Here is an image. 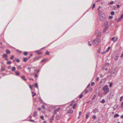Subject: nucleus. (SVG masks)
<instances>
[{
    "label": "nucleus",
    "mask_w": 123,
    "mask_h": 123,
    "mask_svg": "<svg viewBox=\"0 0 123 123\" xmlns=\"http://www.w3.org/2000/svg\"><path fill=\"white\" fill-rule=\"evenodd\" d=\"M104 26L105 28L104 30V32L105 33L107 30L108 29V22L107 21H105L104 23Z\"/></svg>",
    "instance_id": "obj_3"
},
{
    "label": "nucleus",
    "mask_w": 123,
    "mask_h": 123,
    "mask_svg": "<svg viewBox=\"0 0 123 123\" xmlns=\"http://www.w3.org/2000/svg\"><path fill=\"white\" fill-rule=\"evenodd\" d=\"M6 52L7 54H9L10 53V52L9 50L7 49L6 50Z\"/></svg>",
    "instance_id": "obj_24"
},
{
    "label": "nucleus",
    "mask_w": 123,
    "mask_h": 123,
    "mask_svg": "<svg viewBox=\"0 0 123 123\" xmlns=\"http://www.w3.org/2000/svg\"><path fill=\"white\" fill-rule=\"evenodd\" d=\"M1 74L3 76H4L6 75V74L4 73H2Z\"/></svg>",
    "instance_id": "obj_62"
},
{
    "label": "nucleus",
    "mask_w": 123,
    "mask_h": 123,
    "mask_svg": "<svg viewBox=\"0 0 123 123\" xmlns=\"http://www.w3.org/2000/svg\"><path fill=\"white\" fill-rule=\"evenodd\" d=\"M11 63V62L10 61H8L7 62V63L8 64H10Z\"/></svg>",
    "instance_id": "obj_38"
},
{
    "label": "nucleus",
    "mask_w": 123,
    "mask_h": 123,
    "mask_svg": "<svg viewBox=\"0 0 123 123\" xmlns=\"http://www.w3.org/2000/svg\"><path fill=\"white\" fill-rule=\"evenodd\" d=\"M16 61L17 62H20V60L18 59H17Z\"/></svg>",
    "instance_id": "obj_61"
},
{
    "label": "nucleus",
    "mask_w": 123,
    "mask_h": 123,
    "mask_svg": "<svg viewBox=\"0 0 123 123\" xmlns=\"http://www.w3.org/2000/svg\"><path fill=\"white\" fill-rule=\"evenodd\" d=\"M105 19V15L104 14H102L100 15L99 19L101 21H104Z\"/></svg>",
    "instance_id": "obj_4"
},
{
    "label": "nucleus",
    "mask_w": 123,
    "mask_h": 123,
    "mask_svg": "<svg viewBox=\"0 0 123 123\" xmlns=\"http://www.w3.org/2000/svg\"><path fill=\"white\" fill-rule=\"evenodd\" d=\"M95 34L97 37H100L101 35V32L100 31L97 30L95 32Z\"/></svg>",
    "instance_id": "obj_5"
},
{
    "label": "nucleus",
    "mask_w": 123,
    "mask_h": 123,
    "mask_svg": "<svg viewBox=\"0 0 123 123\" xmlns=\"http://www.w3.org/2000/svg\"><path fill=\"white\" fill-rule=\"evenodd\" d=\"M46 60V59H43V60H42L41 61V62H44Z\"/></svg>",
    "instance_id": "obj_42"
},
{
    "label": "nucleus",
    "mask_w": 123,
    "mask_h": 123,
    "mask_svg": "<svg viewBox=\"0 0 123 123\" xmlns=\"http://www.w3.org/2000/svg\"><path fill=\"white\" fill-rule=\"evenodd\" d=\"M27 54H28V52H25L24 53V55H26Z\"/></svg>",
    "instance_id": "obj_31"
},
{
    "label": "nucleus",
    "mask_w": 123,
    "mask_h": 123,
    "mask_svg": "<svg viewBox=\"0 0 123 123\" xmlns=\"http://www.w3.org/2000/svg\"><path fill=\"white\" fill-rule=\"evenodd\" d=\"M123 18V14L119 18L118 21H120Z\"/></svg>",
    "instance_id": "obj_14"
},
{
    "label": "nucleus",
    "mask_w": 123,
    "mask_h": 123,
    "mask_svg": "<svg viewBox=\"0 0 123 123\" xmlns=\"http://www.w3.org/2000/svg\"><path fill=\"white\" fill-rule=\"evenodd\" d=\"M115 72L113 71H111L110 72L111 74H113Z\"/></svg>",
    "instance_id": "obj_56"
},
{
    "label": "nucleus",
    "mask_w": 123,
    "mask_h": 123,
    "mask_svg": "<svg viewBox=\"0 0 123 123\" xmlns=\"http://www.w3.org/2000/svg\"><path fill=\"white\" fill-rule=\"evenodd\" d=\"M100 48H99L98 49V52L99 54H100Z\"/></svg>",
    "instance_id": "obj_53"
},
{
    "label": "nucleus",
    "mask_w": 123,
    "mask_h": 123,
    "mask_svg": "<svg viewBox=\"0 0 123 123\" xmlns=\"http://www.w3.org/2000/svg\"><path fill=\"white\" fill-rule=\"evenodd\" d=\"M118 58L119 57L118 56H116L114 58L115 60L116 61H117V60L118 59Z\"/></svg>",
    "instance_id": "obj_20"
},
{
    "label": "nucleus",
    "mask_w": 123,
    "mask_h": 123,
    "mask_svg": "<svg viewBox=\"0 0 123 123\" xmlns=\"http://www.w3.org/2000/svg\"><path fill=\"white\" fill-rule=\"evenodd\" d=\"M5 70V68L4 67H2L1 68V69L0 71V73L1 72H3Z\"/></svg>",
    "instance_id": "obj_10"
},
{
    "label": "nucleus",
    "mask_w": 123,
    "mask_h": 123,
    "mask_svg": "<svg viewBox=\"0 0 123 123\" xmlns=\"http://www.w3.org/2000/svg\"><path fill=\"white\" fill-rule=\"evenodd\" d=\"M106 79L105 78L103 79V81L104 82H105L106 80Z\"/></svg>",
    "instance_id": "obj_60"
},
{
    "label": "nucleus",
    "mask_w": 123,
    "mask_h": 123,
    "mask_svg": "<svg viewBox=\"0 0 123 123\" xmlns=\"http://www.w3.org/2000/svg\"><path fill=\"white\" fill-rule=\"evenodd\" d=\"M40 58L39 57H36L34 58L33 59V60L34 61H35L37 60H38Z\"/></svg>",
    "instance_id": "obj_11"
},
{
    "label": "nucleus",
    "mask_w": 123,
    "mask_h": 123,
    "mask_svg": "<svg viewBox=\"0 0 123 123\" xmlns=\"http://www.w3.org/2000/svg\"><path fill=\"white\" fill-rule=\"evenodd\" d=\"M117 7L118 8H120V5H117Z\"/></svg>",
    "instance_id": "obj_58"
},
{
    "label": "nucleus",
    "mask_w": 123,
    "mask_h": 123,
    "mask_svg": "<svg viewBox=\"0 0 123 123\" xmlns=\"http://www.w3.org/2000/svg\"><path fill=\"white\" fill-rule=\"evenodd\" d=\"M98 110L97 108H95L93 111V113H95L96 112H98Z\"/></svg>",
    "instance_id": "obj_7"
},
{
    "label": "nucleus",
    "mask_w": 123,
    "mask_h": 123,
    "mask_svg": "<svg viewBox=\"0 0 123 123\" xmlns=\"http://www.w3.org/2000/svg\"><path fill=\"white\" fill-rule=\"evenodd\" d=\"M35 87H37V89H38V84H37V83H35Z\"/></svg>",
    "instance_id": "obj_27"
},
{
    "label": "nucleus",
    "mask_w": 123,
    "mask_h": 123,
    "mask_svg": "<svg viewBox=\"0 0 123 123\" xmlns=\"http://www.w3.org/2000/svg\"><path fill=\"white\" fill-rule=\"evenodd\" d=\"M29 121L30 122H34V120L32 119H30L29 120Z\"/></svg>",
    "instance_id": "obj_43"
},
{
    "label": "nucleus",
    "mask_w": 123,
    "mask_h": 123,
    "mask_svg": "<svg viewBox=\"0 0 123 123\" xmlns=\"http://www.w3.org/2000/svg\"><path fill=\"white\" fill-rule=\"evenodd\" d=\"M15 75L17 76H19L20 74V73L18 71H15Z\"/></svg>",
    "instance_id": "obj_9"
},
{
    "label": "nucleus",
    "mask_w": 123,
    "mask_h": 123,
    "mask_svg": "<svg viewBox=\"0 0 123 123\" xmlns=\"http://www.w3.org/2000/svg\"><path fill=\"white\" fill-rule=\"evenodd\" d=\"M99 41L100 40L99 39L96 38L93 41V44L94 46H96L98 45Z\"/></svg>",
    "instance_id": "obj_2"
},
{
    "label": "nucleus",
    "mask_w": 123,
    "mask_h": 123,
    "mask_svg": "<svg viewBox=\"0 0 123 123\" xmlns=\"http://www.w3.org/2000/svg\"><path fill=\"white\" fill-rule=\"evenodd\" d=\"M37 112L35 111H34V113H33V116L34 117H35L37 115Z\"/></svg>",
    "instance_id": "obj_12"
},
{
    "label": "nucleus",
    "mask_w": 123,
    "mask_h": 123,
    "mask_svg": "<svg viewBox=\"0 0 123 123\" xmlns=\"http://www.w3.org/2000/svg\"><path fill=\"white\" fill-rule=\"evenodd\" d=\"M88 43H89L88 44V45L90 46H91L92 45V44L90 43V41L88 42Z\"/></svg>",
    "instance_id": "obj_47"
},
{
    "label": "nucleus",
    "mask_w": 123,
    "mask_h": 123,
    "mask_svg": "<svg viewBox=\"0 0 123 123\" xmlns=\"http://www.w3.org/2000/svg\"><path fill=\"white\" fill-rule=\"evenodd\" d=\"M16 69V68L14 67H13L12 69V70L13 71H15Z\"/></svg>",
    "instance_id": "obj_19"
},
{
    "label": "nucleus",
    "mask_w": 123,
    "mask_h": 123,
    "mask_svg": "<svg viewBox=\"0 0 123 123\" xmlns=\"http://www.w3.org/2000/svg\"><path fill=\"white\" fill-rule=\"evenodd\" d=\"M112 18H113V17L112 16H110L109 17V18L110 19H111Z\"/></svg>",
    "instance_id": "obj_63"
},
{
    "label": "nucleus",
    "mask_w": 123,
    "mask_h": 123,
    "mask_svg": "<svg viewBox=\"0 0 123 123\" xmlns=\"http://www.w3.org/2000/svg\"><path fill=\"white\" fill-rule=\"evenodd\" d=\"M123 99V96H122L120 98V101H122Z\"/></svg>",
    "instance_id": "obj_30"
},
{
    "label": "nucleus",
    "mask_w": 123,
    "mask_h": 123,
    "mask_svg": "<svg viewBox=\"0 0 123 123\" xmlns=\"http://www.w3.org/2000/svg\"><path fill=\"white\" fill-rule=\"evenodd\" d=\"M94 84H95V83L94 82H92L91 83V86H93V85H94Z\"/></svg>",
    "instance_id": "obj_45"
},
{
    "label": "nucleus",
    "mask_w": 123,
    "mask_h": 123,
    "mask_svg": "<svg viewBox=\"0 0 123 123\" xmlns=\"http://www.w3.org/2000/svg\"><path fill=\"white\" fill-rule=\"evenodd\" d=\"M16 50L19 53H20L21 52V51L19 50L18 49H17Z\"/></svg>",
    "instance_id": "obj_39"
},
{
    "label": "nucleus",
    "mask_w": 123,
    "mask_h": 123,
    "mask_svg": "<svg viewBox=\"0 0 123 123\" xmlns=\"http://www.w3.org/2000/svg\"><path fill=\"white\" fill-rule=\"evenodd\" d=\"M115 38V37H112L111 39V41H114V40H114Z\"/></svg>",
    "instance_id": "obj_44"
},
{
    "label": "nucleus",
    "mask_w": 123,
    "mask_h": 123,
    "mask_svg": "<svg viewBox=\"0 0 123 123\" xmlns=\"http://www.w3.org/2000/svg\"><path fill=\"white\" fill-rule=\"evenodd\" d=\"M90 114V113H88L86 115V118L87 119L89 117V116Z\"/></svg>",
    "instance_id": "obj_18"
},
{
    "label": "nucleus",
    "mask_w": 123,
    "mask_h": 123,
    "mask_svg": "<svg viewBox=\"0 0 123 123\" xmlns=\"http://www.w3.org/2000/svg\"><path fill=\"white\" fill-rule=\"evenodd\" d=\"M21 66H20V65H19V66H18L17 67V68L18 69H21Z\"/></svg>",
    "instance_id": "obj_37"
},
{
    "label": "nucleus",
    "mask_w": 123,
    "mask_h": 123,
    "mask_svg": "<svg viewBox=\"0 0 123 123\" xmlns=\"http://www.w3.org/2000/svg\"><path fill=\"white\" fill-rule=\"evenodd\" d=\"M99 77H97L96 79V80L97 81H98L99 80Z\"/></svg>",
    "instance_id": "obj_49"
},
{
    "label": "nucleus",
    "mask_w": 123,
    "mask_h": 123,
    "mask_svg": "<svg viewBox=\"0 0 123 123\" xmlns=\"http://www.w3.org/2000/svg\"><path fill=\"white\" fill-rule=\"evenodd\" d=\"M11 68V66H9L7 68L8 69H10Z\"/></svg>",
    "instance_id": "obj_59"
},
{
    "label": "nucleus",
    "mask_w": 123,
    "mask_h": 123,
    "mask_svg": "<svg viewBox=\"0 0 123 123\" xmlns=\"http://www.w3.org/2000/svg\"><path fill=\"white\" fill-rule=\"evenodd\" d=\"M121 107H122V108H123V101L122 102L121 104Z\"/></svg>",
    "instance_id": "obj_54"
},
{
    "label": "nucleus",
    "mask_w": 123,
    "mask_h": 123,
    "mask_svg": "<svg viewBox=\"0 0 123 123\" xmlns=\"http://www.w3.org/2000/svg\"><path fill=\"white\" fill-rule=\"evenodd\" d=\"M60 108H58L57 109H55L54 111L53 114H56L57 112L59 111L60 110Z\"/></svg>",
    "instance_id": "obj_6"
},
{
    "label": "nucleus",
    "mask_w": 123,
    "mask_h": 123,
    "mask_svg": "<svg viewBox=\"0 0 123 123\" xmlns=\"http://www.w3.org/2000/svg\"><path fill=\"white\" fill-rule=\"evenodd\" d=\"M40 117L41 119H42L43 120H44V117L43 116H41Z\"/></svg>",
    "instance_id": "obj_40"
},
{
    "label": "nucleus",
    "mask_w": 123,
    "mask_h": 123,
    "mask_svg": "<svg viewBox=\"0 0 123 123\" xmlns=\"http://www.w3.org/2000/svg\"><path fill=\"white\" fill-rule=\"evenodd\" d=\"M42 107L43 109H44L45 108V106L44 105H42Z\"/></svg>",
    "instance_id": "obj_51"
},
{
    "label": "nucleus",
    "mask_w": 123,
    "mask_h": 123,
    "mask_svg": "<svg viewBox=\"0 0 123 123\" xmlns=\"http://www.w3.org/2000/svg\"><path fill=\"white\" fill-rule=\"evenodd\" d=\"M28 60V59L27 58L24 57V58L23 61L24 62H25Z\"/></svg>",
    "instance_id": "obj_21"
},
{
    "label": "nucleus",
    "mask_w": 123,
    "mask_h": 123,
    "mask_svg": "<svg viewBox=\"0 0 123 123\" xmlns=\"http://www.w3.org/2000/svg\"><path fill=\"white\" fill-rule=\"evenodd\" d=\"M100 102L102 103H104L105 102V100L103 99L101 101H100Z\"/></svg>",
    "instance_id": "obj_25"
},
{
    "label": "nucleus",
    "mask_w": 123,
    "mask_h": 123,
    "mask_svg": "<svg viewBox=\"0 0 123 123\" xmlns=\"http://www.w3.org/2000/svg\"><path fill=\"white\" fill-rule=\"evenodd\" d=\"M90 85V84H88V86H87L86 88H88L89 86Z\"/></svg>",
    "instance_id": "obj_64"
},
{
    "label": "nucleus",
    "mask_w": 123,
    "mask_h": 123,
    "mask_svg": "<svg viewBox=\"0 0 123 123\" xmlns=\"http://www.w3.org/2000/svg\"><path fill=\"white\" fill-rule=\"evenodd\" d=\"M96 116L95 115H94L92 117V118L93 119H96Z\"/></svg>",
    "instance_id": "obj_36"
},
{
    "label": "nucleus",
    "mask_w": 123,
    "mask_h": 123,
    "mask_svg": "<svg viewBox=\"0 0 123 123\" xmlns=\"http://www.w3.org/2000/svg\"><path fill=\"white\" fill-rule=\"evenodd\" d=\"M117 39H118V38H116V39L115 40H114V42H116L117 41Z\"/></svg>",
    "instance_id": "obj_48"
},
{
    "label": "nucleus",
    "mask_w": 123,
    "mask_h": 123,
    "mask_svg": "<svg viewBox=\"0 0 123 123\" xmlns=\"http://www.w3.org/2000/svg\"><path fill=\"white\" fill-rule=\"evenodd\" d=\"M103 90L104 91L103 93V94L104 95H105L109 92V89L107 86H105L103 87Z\"/></svg>",
    "instance_id": "obj_1"
},
{
    "label": "nucleus",
    "mask_w": 123,
    "mask_h": 123,
    "mask_svg": "<svg viewBox=\"0 0 123 123\" xmlns=\"http://www.w3.org/2000/svg\"><path fill=\"white\" fill-rule=\"evenodd\" d=\"M109 84H110L109 87H111L112 85V83L111 82H110L109 83Z\"/></svg>",
    "instance_id": "obj_33"
},
{
    "label": "nucleus",
    "mask_w": 123,
    "mask_h": 123,
    "mask_svg": "<svg viewBox=\"0 0 123 123\" xmlns=\"http://www.w3.org/2000/svg\"><path fill=\"white\" fill-rule=\"evenodd\" d=\"M73 112V110H71L68 111L67 113H72Z\"/></svg>",
    "instance_id": "obj_13"
},
{
    "label": "nucleus",
    "mask_w": 123,
    "mask_h": 123,
    "mask_svg": "<svg viewBox=\"0 0 123 123\" xmlns=\"http://www.w3.org/2000/svg\"><path fill=\"white\" fill-rule=\"evenodd\" d=\"M35 52H36L38 54L40 55L42 54V53L41 51L39 50H36Z\"/></svg>",
    "instance_id": "obj_8"
},
{
    "label": "nucleus",
    "mask_w": 123,
    "mask_h": 123,
    "mask_svg": "<svg viewBox=\"0 0 123 123\" xmlns=\"http://www.w3.org/2000/svg\"><path fill=\"white\" fill-rule=\"evenodd\" d=\"M111 14L112 15H114V14L115 12L113 11H112L111 12Z\"/></svg>",
    "instance_id": "obj_34"
},
{
    "label": "nucleus",
    "mask_w": 123,
    "mask_h": 123,
    "mask_svg": "<svg viewBox=\"0 0 123 123\" xmlns=\"http://www.w3.org/2000/svg\"><path fill=\"white\" fill-rule=\"evenodd\" d=\"M14 57V56L13 55H12L11 57H10V59H13Z\"/></svg>",
    "instance_id": "obj_55"
},
{
    "label": "nucleus",
    "mask_w": 123,
    "mask_h": 123,
    "mask_svg": "<svg viewBox=\"0 0 123 123\" xmlns=\"http://www.w3.org/2000/svg\"><path fill=\"white\" fill-rule=\"evenodd\" d=\"M119 116V115L118 114H116L114 116V117H116Z\"/></svg>",
    "instance_id": "obj_26"
},
{
    "label": "nucleus",
    "mask_w": 123,
    "mask_h": 123,
    "mask_svg": "<svg viewBox=\"0 0 123 123\" xmlns=\"http://www.w3.org/2000/svg\"><path fill=\"white\" fill-rule=\"evenodd\" d=\"M77 104H74V105L73 107V109H75V107L76 106Z\"/></svg>",
    "instance_id": "obj_29"
},
{
    "label": "nucleus",
    "mask_w": 123,
    "mask_h": 123,
    "mask_svg": "<svg viewBox=\"0 0 123 123\" xmlns=\"http://www.w3.org/2000/svg\"><path fill=\"white\" fill-rule=\"evenodd\" d=\"M38 75L37 73H35V74L34 76L35 77L37 78L38 77Z\"/></svg>",
    "instance_id": "obj_32"
},
{
    "label": "nucleus",
    "mask_w": 123,
    "mask_h": 123,
    "mask_svg": "<svg viewBox=\"0 0 123 123\" xmlns=\"http://www.w3.org/2000/svg\"><path fill=\"white\" fill-rule=\"evenodd\" d=\"M107 52H106V51H103V52H102V54L103 55L105 54V53H106Z\"/></svg>",
    "instance_id": "obj_50"
},
{
    "label": "nucleus",
    "mask_w": 123,
    "mask_h": 123,
    "mask_svg": "<svg viewBox=\"0 0 123 123\" xmlns=\"http://www.w3.org/2000/svg\"><path fill=\"white\" fill-rule=\"evenodd\" d=\"M31 68H33L32 69H34V71H37V68L36 67H31Z\"/></svg>",
    "instance_id": "obj_17"
},
{
    "label": "nucleus",
    "mask_w": 123,
    "mask_h": 123,
    "mask_svg": "<svg viewBox=\"0 0 123 123\" xmlns=\"http://www.w3.org/2000/svg\"><path fill=\"white\" fill-rule=\"evenodd\" d=\"M114 1H112L110 2L109 3V5L110 4H114Z\"/></svg>",
    "instance_id": "obj_28"
},
{
    "label": "nucleus",
    "mask_w": 123,
    "mask_h": 123,
    "mask_svg": "<svg viewBox=\"0 0 123 123\" xmlns=\"http://www.w3.org/2000/svg\"><path fill=\"white\" fill-rule=\"evenodd\" d=\"M111 48V47H110V46H109V47H108V48L107 49V50L106 51V52H108L109 50H110V49Z\"/></svg>",
    "instance_id": "obj_22"
},
{
    "label": "nucleus",
    "mask_w": 123,
    "mask_h": 123,
    "mask_svg": "<svg viewBox=\"0 0 123 123\" xmlns=\"http://www.w3.org/2000/svg\"><path fill=\"white\" fill-rule=\"evenodd\" d=\"M25 76H23L21 77V78L23 80H24L25 81L26 80V79L25 78Z\"/></svg>",
    "instance_id": "obj_15"
},
{
    "label": "nucleus",
    "mask_w": 123,
    "mask_h": 123,
    "mask_svg": "<svg viewBox=\"0 0 123 123\" xmlns=\"http://www.w3.org/2000/svg\"><path fill=\"white\" fill-rule=\"evenodd\" d=\"M95 3H94L93 4V6L92 7V9H93V8L95 7Z\"/></svg>",
    "instance_id": "obj_52"
},
{
    "label": "nucleus",
    "mask_w": 123,
    "mask_h": 123,
    "mask_svg": "<svg viewBox=\"0 0 123 123\" xmlns=\"http://www.w3.org/2000/svg\"><path fill=\"white\" fill-rule=\"evenodd\" d=\"M33 68H30V67H28V68H27V69L28 70H29V72H30V71H31V69H32Z\"/></svg>",
    "instance_id": "obj_35"
},
{
    "label": "nucleus",
    "mask_w": 123,
    "mask_h": 123,
    "mask_svg": "<svg viewBox=\"0 0 123 123\" xmlns=\"http://www.w3.org/2000/svg\"><path fill=\"white\" fill-rule=\"evenodd\" d=\"M36 95V94L35 93H34L32 95V97H33L35 96Z\"/></svg>",
    "instance_id": "obj_57"
},
{
    "label": "nucleus",
    "mask_w": 123,
    "mask_h": 123,
    "mask_svg": "<svg viewBox=\"0 0 123 123\" xmlns=\"http://www.w3.org/2000/svg\"><path fill=\"white\" fill-rule=\"evenodd\" d=\"M85 93H87L88 92V91L86 89H85Z\"/></svg>",
    "instance_id": "obj_46"
},
{
    "label": "nucleus",
    "mask_w": 123,
    "mask_h": 123,
    "mask_svg": "<svg viewBox=\"0 0 123 123\" xmlns=\"http://www.w3.org/2000/svg\"><path fill=\"white\" fill-rule=\"evenodd\" d=\"M3 58H7V55L6 54H4L2 55Z\"/></svg>",
    "instance_id": "obj_16"
},
{
    "label": "nucleus",
    "mask_w": 123,
    "mask_h": 123,
    "mask_svg": "<svg viewBox=\"0 0 123 123\" xmlns=\"http://www.w3.org/2000/svg\"><path fill=\"white\" fill-rule=\"evenodd\" d=\"M49 52L48 51H46L45 54L47 55H49Z\"/></svg>",
    "instance_id": "obj_41"
},
{
    "label": "nucleus",
    "mask_w": 123,
    "mask_h": 123,
    "mask_svg": "<svg viewBox=\"0 0 123 123\" xmlns=\"http://www.w3.org/2000/svg\"><path fill=\"white\" fill-rule=\"evenodd\" d=\"M83 92H82L80 94V95L79 96V98H81L82 97L83 95Z\"/></svg>",
    "instance_id": "obj_23"
}]
</instances>
